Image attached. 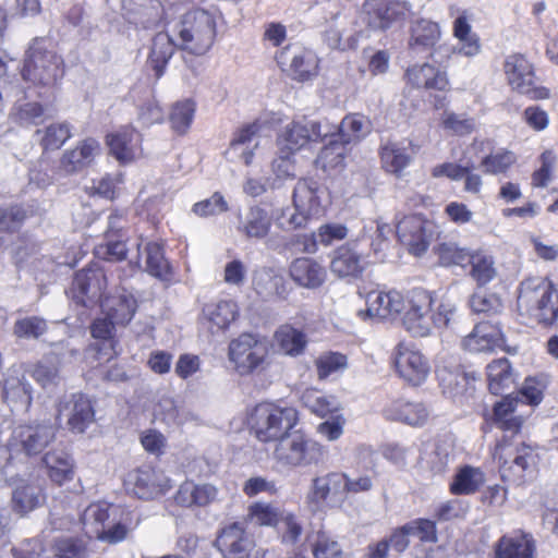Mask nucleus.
I'll use <instances>...</instances> for the list:
<instances>
[{"instance_id":"nucleus-1","label":"nucleus","mask_w":558,"mask_h":558,"mask_svg":"<svg viewBox=\"0 0 558 558\" xmlns=\"http://www.w3.org/2000/svg\"><path fill=\"white\" fill-rule=\"evenodd\" d=\"M434 293L422 288L411 290L404 302L403 328L414 338H425L434 330L450 326L457 315V304L442 299L436 308Z\"/></svg>"},{"instance_id":"nucleus-2","label":"nucleus","mask_w":558,"mask_h":558,"mask_svg":"<svg viewBox=\"0 0 558 558\" xmlns=\"http://www.w3.org/2000/svg\"><path fill=\"white\" fill-rule=\"evenodd\" d=\"M517 306L521 316L550 326L558 319V290L545 278H527L520 283Z\"/></svg>"},{"instance_id":"nucleus-3","label":"nucleus","mask_w":558,"mask_h":558,"mask_svg":"<svg viewBox=\"0 0 558 558\" xmlns=\"http://www.w3.org/2000/svg\"><path fill=\"white\" fill-rule=\"evenodd\" d=\"M21 73L33 85L51 88L63 77L64 62L49 39L36 37L25 52Z\"/></svg>"},{"instance_id":"nucleus-4","label":"nucleus","mask_w":558,"mask_h":558,"mask_svg":"<svg viewBox=\"0 0 558 558\" xmlns=\"http://www.w3.org/2000/svg\"><path fill=\"white\" fill-rule=\"evenodd\" d=\"M172 32L178 37V48L202 56L209 50L216 36L215 15L204 9L189 11Z\"/></svg>"},{"instance_id":"nucleus-5","label":"nucleus","mask_w":558,"mask_h":558,"mask_svg":"<svg viewBox=\"0 0 558 558\" xmlns=\"http://www.w3.org/2000/svg\"><path fill=\"white\" fill-rule=\"evenodd\" d=\"M124 510L106 501L90 504L83 512L82 523L89 537L116 544L128 535Z\"/></svg>"},{"instance_id":"nucleus-6","label":"nucleus","mask_w":558,"mask_h":558,"mask_svg":"<svg viewBox=\"0 0 558 558\" xmlns=\"http://www.w3.org/2000/svg\"><path fill=\"white\" fill-rule=\"evenodd\" d=\"M326 452L322 444L305 435L287 434L276 442L272 460L279 469L291 471L319 464Z\"/></svg>"},{"instance_id":"nucleus-7","label":"nucleus","mask_w":558,"mask_h":558,"mask_svg":"<svg viewBox=\"0 0 558 558\" xmlns=\"http://www.w3.org/2000/svg\"><path fill=\"white\" fill-rule=\"evenodd\" d=\"M298 420V411L292 407L259 403L254 408L248 423L259 441L277 442L296 425Z\"/></svg>"},{"instance_id":"nucleus-8","label":"nucleus","mask_w":558,"mask_h":558,"mask_svg":"<svg viewBox=\"0 0 558 558\" xmlns=\"http://www.w3.org/2000/svg\"><path fill=\"white\" fill-rule=\"evenodd\" d=\"M228 356L241 376L263 373L270 365L267 343L252 333H242L233 339L229 344Z\"/></svg>"},{"instance_id":"nucleus-9","label":"nucleus","mask_w":558,"mask_h":558,"mask_svg":"<svg viewBox=\"0 0 558 558\" xmlns=\"http://www.w3.org/2000/svg\"><path fill=\"white\" fill-rule=\"evenodd\" d=\"M335 124L327 119L312 120L303 117L289 123L278 136V148L287 153H296L310 142L324 141L336 131Z\"/></svg>"},{"instance_id":"nucleus-10","label":"nucleus","mask_w":558,"mask_h":558,"mask_svg":"<svg viewBox=\"0 0 558 558\" xmlns=\"http://www.w3.org/2000/svg\"><path fill=\"white\" fill-rule=\"evenodd\" d=\"M504 71L511 88L532 100L547 99L549 89L536 83L533 64L520 53L510 54L504 62Z\"/></svg>"},{"instance_id":"nucleus-11","label":"nucleus","mask_w":558,"mask_h":558,"mask_svg":"<svg viewBox=\"0 0 558 558\" xmlns=\"http://www.w3.org/2000/svg\"><path fill=\"white\" fill-rule=\"evenodd\" d=\"M56 430L50 422L19 425L12 432L8 448L11 452L36 456L54 440Z\"/></svg>"},{"instance_id":"nucleus-12","label":"nucleus","mask_w":558,"mask_h":558,"mask_svg":"<svg viewBox=\"0 0 558 558\" xmlns=\"http://www.w3.org/2000/svg\"><path fill=\"white\" fill-rule=\"evenodd\" d=\"M396 234L411 254L421 256L434 239L435 225L421 215L403 216L397 221Z\"/></svg>"},{"instance_id":"nucleus-13","label":"nucleus","mask_w":558,"mask_h":558,"mask_svg":"<svg viewBox=\"0 0 558 558\" xmlns=\"http://www.w3.org/2000/svg\"><path fill=\"white\" fill-rule=\"evenodd\" d=\"M493 456L504 474L512 471L518 478L532 473L538 462V454L531 446L522 444L513 449L507 435L496 444Z\"/></svg>"},{"instance_id":"nucleus-14","label":"nucleus","mask_w":558,"mask_h":558,"mask_svg":"<svg viewBox=\"0 0 558 558\" xmlns=\"http://www.w3.org/2000/svg\"><path fill=\"white\" fill-rule=\"evenodd\" d=\"M140 499L153 500L167 494L172 488V481L161 470L142 466L131 471L125 481Z\"/></svg>"},{"instance_id":"nucleus-15","label":"nucleus","mask_w":558,"mask_h":558,"mask_svg":"<svg viewBox=\"0 0 558 558\" xmlns=\"http://www.w3.org/2000/svg\"><path fill=\"white\" fill-rule=\"evenodd\" d=\"M393 364L399 376L413 386L421 385L429 373L426 357L409 342H400L395 348Z\"/></svg>"},{"instance_id":"nucleus-16","label":"nucleus","mask_w":558,"mask_h":558,"mask_svg":"<svg viewBox=\"0 0 558 558\" xmlns=\"http://www.w3.org/2000/svg\"><path fill=\"white\" fill-rule=\"evenodd\" d=\"M308 499L317 509L341 506L345 499V473L332 471L313 478Z\"/></svg>"},{"instance_id":"nucleus-17","label":"nucleus","mask_w":558,"mask_h":558,"mask_svg":"<svg viewBox=\"0 0 558 558\" xmlns=\"http://www.w3.org/2000/svg\"><path fill=\"white\" fill-rule=\"evenodd\" d=\"M83 545L73 538L56 539L46 548L38 538L25 539L20 548H13L16 558H81Z\"/></svg>"},{"instance_id":"nucleus-18","label":"nucleus","mask_w":558,"mask_h":558,"mask_svg":"<svg viewBox=\"0 0 558 558\" xmlns=\"http://www.w3.org/2000/svg\"><path fill=\"white\" fill-rule=\"evenodd\" d=\"M107 277L101 267L90 265L75 274L72 283L73 298L84 306L101 302Z\"/></svg>"},{"instance_id":"nucleus-19","label":"nucleus","mask_w":558,"mask_h":558,"mask_svg":"<svg viewBox=\"0 0 558 558\" xmlns=\"http://www.w3.org/2000/svg\"><path fill=\"white\" fill-rule=\"evenodd\" d=\"M214 545L223 558H248L255 546L240 522H232L220 529Z\"/></svg>"},{"instance_id":"nucleus-20","label":"nucleus","mask_w":558,"mask_h":558,"mask_svg":"<svg viewBox=\"0 0 558 558\" xmlns=\"http://www.w3.org/2000/svg\"><path fill=\"white\" fill-rule=\"evenodd\" d=\"M260 124L253 122L239 128L226 151L227 158L233 162L250 166L260 146Z\"/></svg>"},{"instance_id":"nucleus-21","label":"nucleus","mask_w":558,"mask_h":558,"mask_svg":"<svg viewBox=\"0 0 558 558\" xmlns=\"http://www.w3.org/2000/svg\"><path fill=\"white\" fill-rule=\"evenodd\" d=\"M278 64L288 66L293 80L304 82L317 74L318 59L316 54L299 47H287L276 56Z\"/></svg>"},{"instance_id":"nucleus-22","label":"nucleus","mask_w":558,"mask_h":558,"mask_svg":"<svg viewBox=\"0 0 558 558\" xmlns=\"http://www.w3.org/2000/svg\"><path fill=\"white\" fill-rule=\"evenodd\" d=\"M58 417H64L69 428L75 433H84L94 422L95 412L92 402L83 395H72L60 401Z\"/></svg>"},{"instance_id":"nucleus-23","label":"nucleus","mask_w":558,"mask_h":558,"mask_svg":"<svg viewBox=\"0 0 558 558\" xmlns=\"http://www.w3.org/2000/svg\"><path fill=\"white\" fill-rule=\"evenodd\" d=\"M405 300L398 291H372L366 296V310H360L357 315L362 319L387 318L400 314L404 308Z\"/></svg>"},{"instance_id":"nucleus-24","label":"nucleus","mask_w":558,"mask_h":558,"mask_svg":"<svg viewBox=\"0 0 558 558\" xmlns=\"http://www.w3.org/2000/svg\"><path fill=\"white\" fill-rule=\"evenodd\" d=\"M100 306L102 313L107 315L113 323L124 326L131 322L136 308L137 302L133 293L121 287L114 293L105 296Z\"/></svg>"},{"instance_id":"nucleus-25","label":"nucleus","mask_w":558,"mask_h":558,"mask_svg":"<svg viewBox=\"0 0 558 558\" xmlns=\"http://www.w3.org/2000/svg\"><path fill=\"white\" fill-rule=\"evenodd\" d=\"M111 155L120 163H130L141 155V134L132 126H124L107 136Z\"/></svg>"},{"instance_id":"nucleus-26","label":"nucleus","mask_w":558,"mask_h":558,"mask_svg":"<svg viewBox=\"0 0 558 558\" xmlns=\"http://www.w3.org/2000/svg\"><path fill=\"white\" fill-rule=\"evenodd\" d=\"M504 344L505 337L501 329L488 323L475 325L473 331L462 341L463 348L474 353L493 352L501 349Z\"/></svg>"},{"instance_id":"nucleus-27","label":"nucleus","mask_w":558,"mask_h":558,"mask_svg":"<svg viewBox=\"0 0 558 558\" xmlns=\"http://www.w3.org/2000/svg\"><path fill=\"white\" fill-rule=\"evenodd\" d=\"M408 83L414 88L448 92L450 82L447 72L429 63L410 66L405 73Z\"/></svg>"},{"instance_id":"nucleus-28","label":"nucleus","mask_w":558,"mask_h":558,"mask_svg":"<svg viewBox=\"0 0 558 558\" xmlns=\"http://www.w3.org/2000/svg\"><path fill=\"white\" fill-rule=\"evenodd\" d=\"M437 377L444 393L451 398L471 396L475 389V374L468 373L460 366L453 368L440 367L437 369Z\"/></svg>"},{"instance_id":"nucleus-29","label":"nucleus","mask_w":558,"mask_h":558,"mask_svg":"<svg viewBox=\"0 0 558 558\" xmlns=\"http://www.w3.org/2000/svg\"><path fill=\"white\" fill-rule=\"evenodd\" d=\"M236 230L251 241L264 240L271 229V217L259 206H251L239 215Z\"/></svg>"},{"instance_id":"nucleus-30","label":"nucleus","mask_w":558,"mask_h":558,"mask_svg":"<svg viewBox=\"0 0 558 558\" xmlns=\"http://www.w3.org/2000/svg\"><path fill=\"white\" fill-rule=\"evenodd\" d=\"M289 274L298 286L306 289L319 288L327 277L325 267L310 257H298L292 260Z\"/></svg>"},{"instance_id":"nucleus-31","label":"nucleus","mask_w":558,"mask_h":558,"mask_svg":"<svg viewBox=\"0 0 558 558\" xmlns=\"http://www.w3.org/2000/svg\"><path fill=\"white\" fill-rule=\"evenodd\" d=\"M99 153L100 145L96 140H83L75 148L63 153L59 168L65 174L76 173L89 166Z\"/></svg>"},{"instance_id":"nucleus-32","label":"nucleus","mask_w":558,"mask_h":558,"mask_svg":"<svg viewBox=\"0 0 558 558\" xmlns=\"http://www.w3.org/2000/svg\"><path fill=\"white\" fill-rule=\"evenodd\" d=\"M325 195V189L316 181L300 180L293 191V204L296 210L304 211L308 217L316 216L323 210Z\"/></svg>"},{"instance_id":"nucleus-33","label":"nucleus","mask_w":558,"mask_h":558,"mask_svg":"<svg viewBox=\"0 0 558 558\" xmlns=\"http://www.w3.org/2000/svg\"><path fill=\"white\" fill-rule=\"evenodd\" d=\"M218 497V489L208 483L183 482L174 495L177 505L185 508L205 507Z\"/></svg>"},{"instance_id":"nucleus-34","label":"nucleus","mask_w":558,"mask_h":558,"mask_svg":"<svg viewBox=\"0 0 558 558\" xmlns=\"http://www.w3.org/2000/svg\"><path fill=\"white\" fill-rule=\"evenodd\" d=\"M3 398L13 409L27 411L32 403V387L23 373L11 369L3 383Z\"/></svg>"},{"instance_id":"nucleus-35","label":"nucleus","mask_w":558,"mask_h":558,"mask_svg":"<svg viewBox=\"0 0 558 558\" xmlns=\"http://www.w3.org/2000/svg\"><path fill=\"white\" fill-rule=\"evenodd\" d=\"M518 396L508 395L494 405L493 422L494 424L511 436L519 433L523 424V415L518 412L520 407Z\"/></svg>"},{"instance_id":"nucleus-36","label":"nucleus","mask_w":558,"mask_h":558,"mask_svg":"<svg viewBox=\"0 0 558 558\" xmlns=\"http://www.w3.org/2000/svg\"><path fill=\"white\" fill-rule=\"evenodd\" d=\"M383 414L387 420L398 421L411 426L424 424L428 417V411L423 403L395 400L388 403Z\"/></svg>"},{"instance_id":"nucleus-37","label":"nucleus","mask_w":558,"mask_h":558,"mask_svg":"<svg viewBox=\"0 0 558 558\" xmlns=\"http://www.w3.org/2000/svg\"><path fill=\"white\" fill-rule=\"evenodd\" d=\"M411 14L409 3L404 1H387L379 5L369 19V26L376 29H388L402 24Z\"/></svg>"},{"instance_id":"nucleus-38","label":"nucleus","mask_w":558,"mask_h":558,"mask_svg":"<svg viewBox=\"0 0 558 558\" xmlns=\"http://www.w3.org/2000/svg\"><path fill=\"white\" fill-rule=\"evenodd\" d=\"M274 342L282 354L296 357L304 354L308 339L303 330L291 324H283L275 331Z\"/></svg>"},{"instance_id":"nucleus-39","label":"nucleus","mask_w":558,"mask_h":558,"mask_svg":"<svg viewBox=\"0 0 558 558\" xmlns=\"http://www.w3.org/2000/svg\"><path fill=\"white\" fill-rule=\"evenodd\" d=\"M535 542L531 534L502 536L495 549V558H534Z\"/></svg>"},{"instance_id":"nucleus-40","label":"nucleus","mask_w":558,"mask_h":558,"mask_svg":"<svg viewBox=\"0 0 558 558\" xmlns=\"http://www.w3.org/2000/svg\"><path fill=\"white\" fill-rule=\"evenodd\" d=\"M43 462L47 469V474L51 482L57 485H63L72 481L74 475V461L72 457L63 449H53L48 451Z\"/></svg>"},{"instance_id":"nucleus-41","label":"nucleus","mask_w":558,"mask_h":558,"mask_svg":"<svg viewBox=\"0 0 558 558\" xmlns=\"http://www.w3.org/2000/svg\"><path fill=\"white\" fill-rule=\"evenodd\" d=\"M178 48V37L160 32L153 38L150 52L148 56V64L155 71L159 78L173 56L174 49Z\"/></svg>"},{"instance_id":"nucleus-42","label":"nucleus","mask_w":558,"mask_h":558,"mask_svg":"<svg viewBox=\"0 0 558 558\" xmlns=\"http://www.w3.org/2000/svg\"><path fill=\"white\" fill-rule=\"evenodd\" d=\"M203 314L210 324L211 332H215L227 329L236 319L239 307L232 300H220L206 304Z\"/></svg>"},{"instance_id":"nucleus-43","label":"nucleus","mask_w":558,"mask_h":558,"mask_svg":"<svg viewBox=\"0 0 558 558\" xmlns=\"http://www.w3.org/2000/svg\"><path fill=\"white\" fill-rule=\"evenodd\" d=\"M330 270L339 278H357L364 270V262L354 248L340 247L335 252Z\"/></svg>"},{"instance_id":"nucleus-44","label":"nucleus","mask_w":558,"mask_h":558,"mask_svg":"<svg viewBox=\"0 0 558 558\" xmlns=\"http://www.w3.org/2000/svg\"><path fill=\"white\" fill-rule=\"evenodd\" d=\"M335 126L337 128L336 131L328 137H338L348 145L359 142L372 131L369 119L360 113L347 116L342 119L340 125Z\"/></svg>"},{"instance_id":"nucleus-45","label":"nucleus","mask_w":558,"mask_h":558,"mask_svg":"<svg viewBox=\"0 0 558 558\" xmlns=\"http://www.w3.org/2000/svg\"><path fill=\"white\" fill-rule=\"evenodd\" d=\"M440 38V28L437 23L420 19L411 26L409 47L413 51L434 47Z\"/></svg>"},{"instance_id":"nucleus-46","label":"nucleus","mask_w":558,"mask_h":558,"mask_svg":"<svg viewBox=\"0 0 558 558\" xmlns=\"http://www.w3.org/2000/svg\"><path fill=\"white\" fill-rule=\"evenodd\" d=\"M43 500L41 488L29 483L19 484L12 493L13 510L22 515L39 507Z\"/></svg>"},{"instance_id":"nucleus-47","label":"nucleus","mask_w":558,"mask_h":558,"mask_svg":"<svg viewBox=\"0 0 558 558\" xmlns=\"http://www.w3.org/2000/svg\"><path fill=\"white\" fill-rule=\"evenodd\" d=\"M488 388L494 395H500L514 383V376L506 357L493 361L487 365Z\"/></svg>"},{"instance_id":"nucleus-48","label":"nucleus","mask_w":558,"mask_h":558,"mask_svg":"<svg viewBox=\"0 0 558 558\" xmlns=\"http://www.w3.org/2000/svg\"><path fill=\"white\" fill-rule=\"evenodd\" d=\"M485 483V475L478 468L465 465L459 470L450 484V492L454 495H471L477 492Z\"/></svg>"},{"instance_id":"nucleus-49","label":"nucleus","mask_w":558,"mask_h":558,"mask_svg":"<svg viewBox=\"0 0 558 558\" xmlns=\"http://www.w3.org/2000/svg\"><path fill=\"white\" fill-rule=\"evenodd\" d=\"M439 125L449 135L466 136L475 131L476 121L466 113L445 109L440 114Z\"/></svg>"},{"instance_id":"nucleus-50","label":"nucleus","mask_w":558,"mask_h":558,"mask_svg":"<svg viewBox=\"0 0 558 558\" xmlns=\"http://www.w3.org/2000/svg\"><path fill=\"white\" fill-rule=\"evenodd\" d=\"M301 401L305 408L317 416L325 417L339 411V402L332 396H325L316 389H306Z\"/></svg>"},{"instance_id":"nucleus-51","label":"nucleus","mask_w":558,"mask_h":558,"mask_svg":"<svg viewBox=\"0 0 558 558\" xmlns=\"http://www.w3.org/2000/svg\"><path fill=\"white\" fill-rule=\"evenodd\" d=\"M380 157L384 169L397 175H400L411 162V156L407 148L392 142L383 146Z\"/></svg>"},{"instance_id":"nucleus-52","label":"nucleus","mask_w":558,"mask_h":558,"mask_svg":"<svg viewBox=\"0 0 558 558\" xmlns=\"http://www.w3.org/2000/svg\"><path fill=\"white\" fill-rule=\"evenodd\" d=\"M470 276L478 287L488 284L497 276V269L493 257L484 252H473L470 260Z\"/></svg>"},{"instance_id":"nucleus-53","label":"nucleus","mask_w":558,"mask_h":558,"mask_svg":"<svg viewBox=\"0 0 558 558\" xmlns=\"http://www.w3.org/2000/svg\"><path fill=\"white\" fill-rule=\"evenodd\" d=\"M347 145L338 137H331L328 145L320 150L316 159L317 166L325 171L342 168L348 151Z\"/></svg>"},{"instance_id":"nucleus-54","label":"nucleus","mask_w":558,"mask_h":558,"mask_svg":"<svg viewBox=\"0 0 558 558\" xmlns=\"http://www.w3.org/2000/svg\"><path fill=\"white\" fill-rule=\"evenodd\" d=\"M453 35L459 39V53L474 57L481 51L478 37L471 32V25L465 16H459L453 22Z\"/></svg>"},{"instance_id":"nucleus-55","label":"nucleus","mask_w":558,"mask_h":558,"mask_svg":"<svg viewBox=\"0 0 558 558\" xmlns=\"http://www.w3.org/2000/svg\"><path fill=\"white\" fill-rule=\"evenodd\" d=\"M469 306L475 314L499 315L504 311L501 298L493 292L475 291L469 299Z\"/></svg>"},{"instance_id":"nucleus-56","label":"nucleus","mask_w":558,"mask_h":558,"mask_svg":"<svg viewBox=\"0 0 558 558\" xmlns=\"http://www.w3.org/2000/svg\"><path fill=\"white\" fill-rule=\"evenodd\" d=\"M37 135H41L39 143L45 150H57L72 136L71 125L66 122L52 123L44 131L37 130Z\"/></svg>"},{"instance_id":"nucleus-57","label":"nucleus","mask_w":558,"mask_h":558,"mask_svg":"<svg viewBox=\"0 0 558 558\" xmlns=\"http://www.w3.org/2000/svg\"><path fill=\"white\" fill-rule=\"evenodd\" d=\"M283 511L276 505L269 502H254L247 509V518L258 524L275 526L283 518Z\"/></svg>"},{"instance_id":"nucleus-58","label":"nucleus","mask_w":558,"mask_h":558,"mask_svg":"<svg viewBox=\"0 0 558 558\" xmlns=\"http://www.w3.org/2000/svg\"><path fill=\"white\" fill-rule=\"evenodd\" d=\"M146 253V267L145 270L160 279H165L170 274V266L163 256V250L160 244L149 242L145 246Z\"/></svg>"},{"instance_id":"nucleus-59","label":"nucleus","mask_w":558,"mask_h":558,"mask_svg":"<svg viewBox=\"0 0 558 558\" xmlns=\"http://www.w3.org/2000/svg\"><path fill=\"white\" fill-rule=\"evenodd\" d=\"M195 113V104L191 99H184L173 105L170 112L171 128L178 134H184L190 129Z\"/></svg>"},{"instance_id":"nucleus-60","label":"nucleus","mask_w":558,"mask_h":558,"mask_svg":"<svg viewBox=\"0 0 558 558\" xmlns=\"http://www.w3.org/2000/svg\"><path fill=\"white\" fill-rule=\"evenodd\" d=\"M473 252L458 246L456 243H442L438 246V256L444 266H460L464 268L470 264Z\"/></svg>"},{"instance_id":"nucleus-61","label":"nucleus","mask_w":558,"mask_h":558,"mask_svg":"<svg viewBox=\"0 0 558 558\" xmlns=\"http://www.w3.org/2000/svg\"><path fill=\"white\" fill-rule=\"evenodd\" d=\"M515 162V156L508 150L488 154L482 158L480 166L484 173L500 174L505 173Z\"/></svg>"},{"instance_id":"nucleus-62","label":"nucleus","mask_w":558,"mask_h":558,"mask_svg":"<svg viewBox=\"0 0 558 558\" xmlns=\"http://www.w3.org/2000/svg\"><path fill=\"white\" fill-rule=\"evenodd\" d=\"M12 119L22 126L38 124L43 121L44 108L38 102H23L14 106Z\"/></svg>"},{"instance_id":"nucleus-63","label":"nucleus","mask_w":558,"mask_h":558,"mask_svg":"<svg viewBox=\"0 0 558 558\" xmlns=\"http://www.w3.org/2000/svg\"><path fill=\"white\" fill-rule=\"evenodd\" d=\"M556 161H557V156L550 149L545 150L541 155V157H539L541 166L532 174V185L534 187L547 186V184L551 181L553 171L555 169Z\"/></svg>"},{"instance_id":"nucleus-64","label":"nucleus","mask_w":558,"mask_h":558,"mask_svg":"<svg viewBox=\"0 0 558 558\" xmlns=\"http://www.w3.org/2000/svg\"><path fill=\"white\" fill-rule=\"evenodd\" d=\"M342 548L340 544L324 532H319L313 544V555L315 558H342Z\"/></svg>"}]
</instances>
